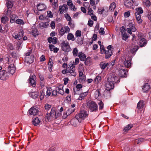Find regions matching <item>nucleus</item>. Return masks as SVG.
<instances>
[{
	"mask_svg": "<svg viewBox=\"0 0 151 151\" xmlns=\"http://www.w3.org/2000/svg\"><path fill=\"white\" fill-rule=\"evenodd\" d=\"M86 106L91 111H96L98 110L97 104L93 101H89L86 104Z\"/></svg>",
	"mask_w": 151,
	"mask_h": 151,
	"instance_id": "nucleus-1",
	"label": "nucleus"
},
{
	"mask_svg": "<svg viewBox=\"0 0 151 151\" xmlns=\"http://www.w3.org/2000/svg\"><path fill=\"white\" fill-rule=\"evenodd\" d=\"M88 116V114L87 111L82 110H81L80 113L77 115H76L75 116V118H76L78 121L81 122L82 120H84L86 117Z\"/></svg>",
	"mask_w": 151,
	"mask_h": 151,
	"instance_id": "nucleus-2",
	"label": "nucleus"
},
{
	"mask_svg": "<svg viewBox=\"0 0 151 151\" xmlns=\"http://www.w3.org/2000/svg\"><path fill=\"white\" fill-rule=\"evenodd\" d=\"M6 15L9 16L10 18V22L13 23L16 21V19L17 18V15L13 14L12 12L9 9H8L6 12Z\"/></svg>",
	"mask_w": 151,
	"mask_h": 151,
	"instance_id": "nucleus-3",
	"label": "nucleus"
},
{
	"mask_svg": "<svg viewBox=\"0 0 151 151\" xmlns=\"http://www.w3.org/2000/svg\"><path fill=\"white\" fill-rule=\"evenodd\" d=\"M57 93L61 95L64 94V91L63 90V86L60 85L59 86L56 87L55 90L52 91V95L53 96H56Z\"/></svg>",
	"mask_w": 151,
	"mask_h": 151,
	"instance_id": "nucleus-4",
	"label": "nucleus"
},
{
	"mask_svg": "<svg viewBox=\"0 0 151 151\" xmlns=\"http://www.w3.org/2000/svg\"><path fill=\"white\" fill-rule=\"evenodd\" d=\"M127 31L129 34L131 35L132 32H134L136 31V29L134 26V23L130 22L127 26Z\"/></svg>",
	"mask_w": 151,
	"mask_h": 151,
	"instance_id": "nucleus-5",
	"label": "nucleus"
},
{
	"mask_svg": "<svg viewBox=\"0 0 151 151\" xmlns=\"http://www.w3.org/2000/svg\"><path fill=\"white\" fill-rule=\"evenodd\" d=\"M119 80V78L116 76L114 74H113L112 76L110 75L108 78V81L111 83H113V84L114 85V83L116 82L117 83Z\"/></svg>",
	"mask_w": 151,
	"mask_h": 151,
	"instance_id": "nucleus-6",
	"label": "nucleus"
},
{
	"mask_svg": "<svg viewBox=\"0 0 151 151\" xmlns=\"http://www.w3.org/2000/svg\"><path fill=\"white\" fill-rule=\"evenodd\" d=\"M61 46L63 50L65 52L70 51V47L68 42H62L61 44Z\"/></svg>",
	"mask_w": 151,
	"mask_h": 151,
	"instance_id": "nucleus-7",
	"label": "nucleus"
},
{
	"mask_svg": "<svg viewBox=\"0 0 151 151\" xmlns=\"http://www.w3.org/2000/svg\"><path fill=\"white\" fill-rule=\"evenodd\" d=\"M107 50L106 51L105 58L107 59L110 57L112 55V51L113 49L111 45H109L107 47Z\"/></svg>",
	"mask_w": 151,
	"mask_h": 151,
	"instance_id": "nucleus-8",
	"label": "nucleus"
},
{
	"mask_svg": "<svg viewBox=\"0 0 151 151\" xmlns=\"http://www.w3.org/2000/svg\"><path fill=\"white\" fill-rule=\"evenodd\" d=\"M56 113V109L55 108H52L50 113L47 112L46 114V117L48 120H49L50 117H55Z\"/></svg>",
	"mask_w": 151,
	"mask_h": 151,
	"instance_id": "nucleus-9",
	"label": "nucleus"
},
{
	"mask_svg": "<svg viewBox=\"0 0 151 151\" xmlns=\"http://www.w3.org/2000/svg\"><path fill=\"white\" fill-rule=\"evenodd\" d=\"M6 72L4 70L0 71V79L2 80L5 81L8 78L9 76Z\"/></svg>",
	"mask_w": 151,
	"mask_h": 151,
	"instance_id": "nucleus-10",
	"label": "nucleus"
},
{
	"mask_svg": "<svg viewBox=\"0 0 151 151\" xmlns=\"http://www.w3.org/2000/svg\"><path fill=\"white\" fill-rule=\"evenodd\" d=\"M13 37L15 39L17 40H20L22 39L23 36V32L22 31L19 32L18 34L14 33L12 34Z\"/></svg>",
	"mask_w": 151,
	"mask_h": 151,
	"instance_id": "nucleus-11",
	"label": "nucleus"
},
{
	"mask_svg": "<svg viewBox=\"0 0 151 151\" xmlns=\"http://www.w3.org/2000/svg\"><path fill=\"white\" fill-rule=\"evenodd\" d=\"M138 36L139 39L140 40V46L141 47H142L146 44L145 39L142 37V35L141 33L139 34Z\"/></svg>",
	"mask_w": 151,
	"mask_h": 151,
	"instance_id": "nucleus-12",
	"label": "nucleus"
},
{
	"mask_svg": "<svg viewBox=\"0 0 151 151\" xmlns=\"http://www.w3.org/2000/svg\"><path fill=\"white\" fill-rule=\"evenodd\" d=\"M39 112L38 109L34 107L31 108L28 111L29 114L30 115H35L37 114Z\"/></svg>",
	"mask_w": 151,
	"mask_h": 151,
	"instance_id": "nucleus-13",
	"label": "nucleus"
},
{
	"mask_svg": "<svg viewBox=\"0 0 151 151\" xmlns=\"http://www.w3.org/2000/svg\"><path fill=\"white\" fill-rule=\"evenodd\" d=\"M70 30V29L68 26L63 27L60 31V34L61 35H62L65 33L69 32Z\"/></svg>",
	"mask_w": 151,
	"mask_h": 151,
	"instance_id": "nucleus-14",
	"label": "nucleus"
},
{
	"mask_svg": "<svg viewBox=\"0 0 151 151\" xmlns=\"http://www.w3.org/2000/svg\"><path fill=\"white\" fill-rule=\"evenodd\" d=\"M36 76L35 75L30 76L29 78V83L30 85L33 87H35L36 86L35 81Z\"/></svg>",
	"mask_w": 151,
	"mask_h": 151,
	"instance_id": "nucleus-15",
	"label": "nucleus"
},
{
	"mask_svg": "<svg viewBox=\"0 0 151 151\" xmlns=\"http://www.w3.org/2000/svg\"><path fill=\"white\" fill-rule=\"evenodd\" d=\"M16 68L14 64H10L8 67V72L11 74H13L15 72Z\"/></svg>",
	"mask_w": 151,
	"mask_h": 151,
	"instance_id": "nucleus-16",
	"label": "nucleus"
},
{
	"mask_svg": "<svg viewBox=\"0 0 151 151\" xmlns=\"http://www.w3.org/2000/svg\"><path fill=\"white\" fill-rule=\"evenodd\" d=\"M59 10L60 14H62L63 12H66L68 10L67 6L66 4H63V6H60Z\"/></svg>",
	"mask_w": 151,
	"mask_h": 151,
	"instance_id": "nucleus-17",
	"label": "nucleus"
},
{
	"mask_svg": "<svg viewBox=\"0 0 151 151\" xmlns=\"http://www.w3.org/2000/svg\"><path fill=\"white\" fill-rule=\"evenodd\" d=\"M106 89L107 91H110L114 88L113 83H111L108 81L105 85Z\"/></svg>",
	"mask_w": 151,
	"mask_h": 151,
	"instance_id": "nucleus-18",
	"label": "nucleus"
},
{
	"mask_svg": "<svg viewBox=\"0 0 151 151\" xmlns=\"http://www.w3.org/2000/svg\"><path fill=\"white\" fill-rule=\"evenodd\" d=\"M34 58L32 55H31L30 56H27L25 57V60L27 63H32L34 61Z\"/></svg>",
	"mask_w": 151,
	"mask_h": 151,
	"instance_id": "nucleus-19",
	"label": "nucleus"
},
{
	"mask_svg": "<svg viewBox=\"0 0 151 151\" xmlns=\"http://www.w3.org/2000/svg\"><path fill=\"white\" fill-rule=\"evenodd\" d=\"M46 6L43 4H39L37 6V8L39 11H42L45 10Z\"/></svg>",
	"mask_w": 151,
	"mask_h": 151,
	"instance_id": "nucleus-20",
	"label": "nucleus"
},
{
	"mask_svg": "<svg viewBox=\"0 0 151 151\" xmlns=\"http://www.w3.org/2000/svg\"><path fill=\"white\" fill-rule=\"evenodd\" d=\"M76 75V73L74 68L73 69L69 68L68 69L67 75L75 76Z\"/></svg>",
	"mask_w": 151,
	"mask_h": 151,
	"instance_id": "nucleus-21",
	"label": "nucleus"
},
{
	"mask_svg": "<svg viewBox=\"0 0 151 151\" xmlns=\"http://www.w3.org/2000/svg\"><path fill=\"white\" fill-rule=\"evenodd\" d=\"M49 25V22H41L39 24V27L41 29H43L47 27Z\"/></svg>",
	"mask_w": 151,
	"mask_h": 151,
	"instance_id": "nucleus-22",
	"label": "nucleus"
},
{
	"mask_svg": "<svg viewBox=\"0 0 151 151\" xmlns=\"http://www.w3.org/2000/svg\"><path fill=\"white\" fill-rule=\"evenodd\" d=\"M127 72L126 69H122L120 70L119 74L122 77H126Z\"/></svg>",
	"mask_w": 151,
	"mask_h": 151,
	"instance_id": "nucleus-23",
	"label": "nucleus"
},
{
	"mask_svg": "<svg viewBox=\"0 0 151 151\" xmlns=\"http://www.w3.org/2000/svg\"><path fill=\"white\" fill-rule=\"evenodd\" d=\"M150 87V85L147 83H145L142 87V89L144 92H147L149 91Z\"/></svg>",
	"mask_w": 151,
	"mask_h": 151,
	"instance_id": "nucleus-24",
	"label": "nucleus"
},
{
	"mask_svg": "<svg viewBox=\"0 0 151 151\" xmlns=\"http://www.w3.org/2000/svg\"><path fill=\"white\" fill-rule=\"evenodd\" d=\"M32 34L33 36L35 37L36 35H38L37 29L35 26L32 27Z\"/></svg>",
	"mask_w": 151,
	"mask_h": 151,
	"instance_id": "nucleus-25",
	"label": "nucleus"
},
{
	"mask_svg": "<svg viewBox=\"0 0 151 151\" xmlns=\"http://www.w3.org/2000/svg\"><path fill=\"white\" fill-rule=\"evenodd\" d=\"M136 19L137 23L139 24H141L142 22V20L141 19L140 14H135Z\"/></svg>",
	"mask_w": 151,
	"mask_h": 151,
	"instance_id": "nucleus-26",
	"label": "nucleus"
},
{
	"mask_svg": "<svg viewBox=\"0 0 151 151\" xmlns=\"http://www.w3.org/2000/svg\"><path fill=\"white\" fill-rule=\"evenodd\" d=\"M78 56L80 60L82 61H84L86 59V55L81 52H79Z\"/></svg>",
	"mask_w": 151,
	"mask_h": 151,
	"instance_id": "nucleus-27",
	"label": "nucleus"
},
{
	"mask_svg": "<svg viewBox=\"0 0 151 151\" xmlns=\"http://www.w3.org/2000/svg\"><path fill=\"white\" fill-rule=\"evenodd\" d=\"M110 64L109 63H105L104 62H101L100 64V66L101 68L104 70Z\"/></svg>",
	"mask_w": 151,
	"mask_h": 151,
	"instance_id": "nucleus-28",
	"label": "nucleus"
},
{
	"mask_svg": "<svg viewBox=\"0 0 151 151\" xmlns=\"http://www.w3.org/2000/svg\"><path fill=\"white\" fill-rule=\"evenodd\" d=\"M29 95L32 98L35 99L38 96V94L37 92H35L30 93Z\"/></svg>",
	"mask_w": 151,
	"mask_h": 151,
	"instance_id": "nucleus-29",
	"label": "nucleus"
},
{
	"mask_svg": "<svg viewBox=\"0 0 151 151\" xmlns=\"http://www.w3.org/2000/svg\"><path fill=\"white\" fill-rule=\"evenodd\" d=\"M33 124L35 126H37L40 122V120L38 117H36L32 121Z\"/></svg>",
	"mask_w": 151,
	"mask_h": 151,
	"instance_id": "nucleus-30",
	"label": "nucleus"
},
{
	"mask_svg": "<svg viewBox=\"0 0 151 151\" xmlns=\"http://www.w3.org/2000/svg\"><path fill=\"white\" fill-rule=\"evenodd\" d=\"M47 91L46 93V95H45V96L48 97L50 96L51 94L52 89L51 88L47 87Z\"/></svg>",
	"mask_w": 151,
	"mask_h": 151,
	"instance_id": "nucleus-31",
	"label": "nucleus"
},
{
	"mask_svg": "<svg viewBox=\"0 0 151 151\" xmlns=\"http://www.w3.org/2000/svg\"><path fill=\"white\" fill-rule=\"evenodd\" d=\"M87 95V94L86 92H84L80 93L78 98V100L81 101L83 99H84Z\"/></svg>",
	"mask_w": 151,
	"mask_h": 151,
	"instance_id": "nucleus-32",
	"label": "nucleus"
},
{
	"mask_svg": "<svg viewBox=\"0 0 151 151\" xmlns=\"http://www.w3.org/2000/svg\"><path fill=\"white\" fill-rule=\"evenodd\" d=\"M94 96L96 99H100V93L98 90H96L94 93Z\"/></svg>",
	"mask_w": 151,
	"mask_h": 151,
	"instance_id": "nucleus-33",
	"label": "nucleus"
},
{
	"mask_svg": "<svg viewBox=\"0 0 151 151\" xmlns=\"http://www.w3.org/2000/svg\"><path fill=\"white\" fill-rule=\"evenodd\" d=\"M135 10L136 11V12H135V14H142L143 12V10L141 7L137 8Z\"/></svg>",
	"mask_w": 151,
	"mask_h": 151,
	"instance_id": "nucleus-34",
	"label": "nucleus"
},
{
	"mask_svg": "<svg viewBox=\"0 0 151 151\" xmlns=\"http://www.w3.org/2000/svg\"><path fill=\"white\" fill-rule=\"evenodd\" d=\"M124 3V5L127 7L129 8L131 7L132 5V3L129 0H125Z\"/></svg>",
	"mask_w": 151,
	"mask_h": 151,
	"instance_id": "nucleus-35",
	"label": "nucleus"
},
{
	"mask_svg": "<svg viewBox=\"0 0 151 151\" xmlns=\"http://www.w3.org/2000/svg\"><path fill=\"white\" fill-rule=\"evenodd\" d=\"M131 61L130 60H125L124 63V65L127 68H129L131 65Z\"/></svg>",
	"mask_w": 151,
	"mask_h": 151,
	"instance_id": "nucleus-36",
	"label": "nucleus"
},
{
	"mask_svg": "<svg viewBox=\"0 0 151 151\" xmlns=\"http://www.w3.org/2000/svg\"><path fill=\"white\" fill-rule=\"evenodd\" d=\"M143 101H140L138 103L137 108L138 109H142L143 106Z\"/></svg>",
	"mask_w": 151,
	"mask_h": 151,
	"instance_id": "nucleus-37",
	"label": "nucleus"
},
{
	"mask_svg": "<svg viewBox=\"0 0 151 151\" xmlns=\"http://www.w3.org/2000/svg\"><path fill=\"white\" fill-rule=\"evenodd\" d=\"M133 126L132 124H129L125 127L124 129V132H127L131 128H132Z\"/></svg>",
	"mask_w": 151,
	"mask_h": 151,
	"instance_id": "nucleus-38",
	"label": "nucleus"
},
{
	"mask_svg": "<svg viewBox=\"0 0 151 151\" xmlns=\"http://www.w3.org/2000/svg\"><path fill=\"white\" fill-rule=\"evenodd\" d=\"M6 5L8 9L12 8L13 6V4L12 2L9 1L7 2L6 3Z\"/></svg>",
	"mask_w": 151,
	"mask_h": 151,
	"instance_id": "nucleus-39",
	"label": "nucleus"
},
{
	"mask_svg": "<svg viewBox=\"0 0 151 151\" xmlns=\"http://www.w3.org/2000/svg\"><path fill=\"white\" fill-rule=\"evenodd\" d=\"M67 39L68 40H72L73 41L75 40L74 35L71 33H69L68 34Z\"/></svg>",
	"mask_w": 151,
	"mask_h": 151,
	"instance_id": "nucleus-40",
	"label": "nucleus"
},
{
	"mask_svg": "<svg viewBox=\"0 0 151 151\" xmlns=\"http://www.w3.org/2000/svg\"><path fill=\"white\" fill-rule=\"evenodd\" d=\"M122 39L124 40H126L129 37L126 32L122 34Z\"/></svg>",
	"mask_w": 151,
	"mask_h": 151,
	"instance_id": "nucleus-41",
	"label": "nucleus"
},
{
	"mask_svg": "<svg viewBox=\"0 0 151 151\" xmlns=\"http://www.w3.org/2000/svg\"><path fill=\"white\" fill-rule=\"evenodd\" d=\"M116 4L115 3H112L109 6V9L111 10H114L116 7Z\"/></svg>",
	"mask_w": 151,
	"mask_h": 151,
	"instance_id": "nucleus-42",
	"label": "nucleus"
},
{
	"mask_svg": "<svg viewBox=\"0 0 151 151\" xmlns=\"http://www.w3.org/2000/svg\"><path fill=\"white\" fill-rule=\"evenodd\" d=\"M69 67H70V68L73 69L75 67V65L74 64V61L70 62L68 64Z\"/></svg>",
	"mask_w": 151,
	"mask_h": 151,
	"instance_id": "nucleus-43",
	"label": "nucleus"
},
{
	"mask_svg": "<svg viewBox=\"0 0 151 151\" xmlns=\"http://www.w3.org/2000/svg\"><path fill=\"white\" fill-rule=\"evenodd\" d=\"M74 111V109L72 108H70L66 112V114H67L68 115H70Z\"/></svg>",
	"mask_w": 151,
	"mask_h": 151,
	"instance_id": "nucleus-44",
	"label": "nucleus"
},
{
	"mask_svg": "<svg viewBox=\"0 0 151 151\" xmlns=\"http://www.w3.org/2000/svg\"><path fill=\"white\" fill-rule=\"evenodd\" d=\"M78 53V50L77 48H75L73 49V55L74 56H76L77 55Z\"/></svg>",
	"mask_w": 151,
	"mask_h": 151,
	"instance_id": "nucleus-45",
	"label": "nucleus"
},
{
	"mask_svg": "<svg viewBox=\"0 0 151 151\" xmlns=\"http://www.w3.org/2000/svg\"><path fill=\"white\" fill-rule=\"evenodd\" d=\"M101 77L100 76H98L96 77L94 80L95 83H98L101 80Z\"/></svg>",
	"mask_w": 151,
	"mask_h": 151,
	"instance_id": "nucleus-46",
	"label": "nucleus"
},
{
	"mask_svg": "<svg viewBox=\"0 0 151 151\" xmlns=\"http://www.w3.org/2000/svg\"><path fill=\"white\" fill-rule=\"evenodd\" d=\"M138 48L139 47L137 45L135 46L131 50V52L132 53H133L136 52L138 50Z\"/></svg>",
	"mask_w": 151,
	"mask_h": 151,
	"instance_id": "nucleus-47",
	"label": "nucleus"
},
{
	"mask_svg": "<svg viewBox=\"0 0 151 151\" xmlns=\"http://www.w3.org/2000/svg\"><path fill=\"white\" fill-rule=\"evenodd\" d=\"M64 16L66 20L68 21H72L71 18L68 14H64Z\"/></svg>",
	"mask_w": 151,
	"mask_h": 151,
	"instance_id": "nucleus-48",
	"label": "nucleus"
},
{
	"mask_svg": "<svg viewBox=\"0 0 151 151\" xmlns=\"http://www.w3.org/2000/svg\"><path fill=\"white\" fill-rule=\"evenodd\" d=\"M99 101V102L98 103L99 106V109L100 110L102 109L103 108L104 104L100 100Z\"/></svg>",
	"mask_w": 151,
	"mask_h": 151,
	"instance_id": "nucleus-49",
	"label": "nucleus"
},
{
	"mask_svg": "<svg viewBox=\"0 0 151 151\" xmlns=\"http://www.w3.org/2000/svg\"><path fill=\"white\" fill-rule=\"evenodd\" d=\"M77 43L79 44H82L83 43V40L80 37H78L77 39Z\"/></svg>",
	"mask_w": 151,
	"mask_h": 151,
	"instance_id": "nucleus-50",
	"label": "nucleus"
},
{
	"mask_svg": "<svg viewBox=\"0 0 151 151\" xmlns=\"http://www.w3.org/2000/svg\"><path fill=\"white\" fill-rule=\"evenodd\" d=\"M144 5L147 7L149 6L150 5V2L148 0H145L144 2Z\"/></svg>",
	"mask_w": 151,
	"mask_h": 151,
	"instance_id": "nucleus-51",
	"label": "nucleus"
},
{
	"mask_svg": "<svg viewBox=\"0 0 151 151\" xmlns=\"http://www.w3.org/2000/svg\"><path fill=\"white\" fill-rule=\"evenodd\" d=\"M86 77L84 75L79 76V80L80 82H82L86 80Z\"/></svg>",
	"mask_w": 151,
	"mask_h": 151,
	"instance_id": "nucleus-52",
	"label": "nucleus"
},
{
	"mask_svg": "<svg viewBox=\"0 0 151 151\" xmlns=\"http://www.w3.org/2000/svg\"><path fill=\"white\" fill-rule=\"evenodd\" d=\"M52 106L51 105L46 104L45 106V110L47 111H48L49 109H51Z\"/></svg>",
	"mask_w": 151,
	"mask_h": 151,
	"instance_id": "nucleus-53",
	"label": "nucleus"
},
{
	"mask_svg": "<svg viewBox=\"0 0 151 151\" xmlns=\"http://www.w3.org/2000/svg\"><path fill=\"white\" fill-rule=\"evenodd\" d=\"M16 23L18 24H24L23 21L21 19H17L15 21Z\"/></svg>",
	"mask_w": 151,
	"mask_h": 151,
	"instance_id": "nucleus-54",
	"label": "nucleus"
},
{
	"mask_svg": "<svg viewBox=\"0 0 151 151\" xmlns=\"http://www.w3.org/2000/svg\"><path fill=\"white\" fill-rule=\"evenodd\" d=\"M100 50L101 53H105L106 54V50H105L104 46L103 45L100 46Z\"/></svg>",
	"mask_w": 151,
	"mask_h": 151,
	"instance_id": "nucleus-55",
	"label": "nucleus"
},
{
	"mask_svg": "<svg viewBox=\"0 0 151 151\" xmlns=\"http://www.w3.org/2000/svg\"><path fill=\"white\" fill-rule=\"evenodd\" d=\"M144 140L143 138H140L139 139H137L135 140V142H136L137 144L143 142Z\"/></svg>",
	"mask_w": 151,
	"mask_h": 151,
	"instance_id": "nucleus-56",
	"label": "nucleus"
},
{
	"mask_svg": "<svg viewBox=\"0 0 151 151\" xmlns=\"http://www.w3.org/2000/svg\"><path fill=\"white\" fill-rule=\"evenodd\" d=\"M93 11L92 9L91 8H88V13L89 15H93Z\"/></svg>",
	"mask_w": 151,
	"mask_h": 151,
	"instance_id": "nucleus-57",
	"label": "nucleus"
},
{
	"mask_svg": "<svg viewBox=\"0 0 151 151\" xmlns=\"http://www.w3.org/2000/svg\"><path fill=\"white\" fill-rule=\"evenodd\" d=\"M83 64H79V71L84 72V69L83 66Z\"/></svg>",
	"mask_w": 151,
	"mask_h": 151,
	"instance_id": "nucleus-58",
	"label": "nucleus"
},
{
	"mask_svg": "<svg viewBox=\"0 0 151 151\" xmlns=\"http://www.w3.org/2000/svg\"><path fill=\"white\" fill-rule=\"evenodd\" d=\"M8 49H9L10 50H13L14 47L13 46L12 44L11 43L9 44L7 46Z\"/></svg>",
	"mask_w": 151,
	"mask_h": 151,
	"instance_id": "nucleus-59",
	"label": "nucleus"
},
{
	"mask_svg": "<svg viewBox=\"0 0 151 151\" xmlns=\"http://www.w3.org/2000/svg\"><path fill=\"white\" fill-rule=\"evenodd\" d=\"M99 33L100 35H104L105 34V32L104 28L101 27L99 31Z\"/></svg>",
	"mask_w": 151,
	"mask_h": 151,
	"instance_id": "nucleus-60",
	"label": "nucleus"
},
{
	"mask_svg": "<svg viewBox=\"0 0 151 151\" xmlns=\"http://www.w3.org/2000/svg\"><path fill=\"white\" fill-rule=\"evenodd\" d=\"M81 35V32L79 30H77L76 33V36L77 37H80Z\"/></svg>",
	"mask_w": 151,
	"mask_h": 151,
	"instance_id": "nucleus-61",
	"label": "nucleus"
},
{
	"mask_svg": "<svg viewBox=\"0 0 151 151\" xmlns=\"http://www.w3.org/2000/svg\"><path fill=\"white\" fill-rule=\"evenodd\" d=\"M130 12L129 11L125 12L124 14V17L125 18L129 17L130 16Z\"/></svg>",
	"mask_w": 151,
	"mask_h": 151,
	"instance_id": "nucleus-62",
	"label": "nucleus"
},
{
	"mask_svg": "<svg viewBox=\"0 0 151 151\" xmlns=\"http://www.w3.org/2000/svg\"><path fill=\"white\" fill-rule=\"evenodd\" d=\"M93 24V21L91 19L89 20L88 23V24L90 27H91L92 26Z\"/></svg>",
	"mask_w": 151,
	"mask_h": 151,
	"instance_id": "nucleus-63",
	"label": "nucleus"
},
{
	"mask_svg": "<svg viewBox=\"0 0 151 151\" xmlns=\"http://www.w3.org/2000/svg\"><path fill=\"white\" fill-rule=\"evenodd\" d=\"M47 15L48 17L52 18L53 17V14L50 11L47 12Z\"/></svg>",
	"mask_w": 151,
	"mask_h": 151,
	"instance_id": "nucleus-64",
	"label": "nucleus"
}]
</instances>
